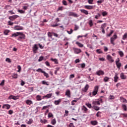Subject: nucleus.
<instances>
[{"mask_svg":"<svg viewBox=\"0 0 127 127\" xmlns=\"http://www.w3.org/2000/svg\"><path fill=\"white\" fill-rule=\"evenodd\" d=\"M24 39H25V35H24L23 32H20V34H19V36L17 38V40L22 42Z\"/></svg>","mask_w":127,"mask_h":127,"instance_id":"f257e3e1","label":"nucleus"},{"mask_svg":"<svg viewBox=\"0 0 127 127\" xmlns=\"http://www.w3.org/2000/svg\"><path fill=\"white\" fill-rule=\"evenodd\" d=\"M99 91V86L96 85L94 87L93 89V91L92 93L93 96H96L97 94H98V92Z\"/></svg>","mask_w":127,"mask_h":127,"instance_id":"f03ea898","label":"nucleus"},{"mask_svg":"<svg viewBox=\"0 0 127 127\" xmlns=\"http://www.w3.org/2000/svg\"><path fill=\"white\" fill-rule=\"evenodd\" d=\"M118 38V36H117V34H114L113 37H111L110 39V42L111 44H113V45H115V43H114V41L116 40Z\"/></svg>","mask_w":127,"mask_h":127,"instance_id":"7ed1b4c3","label":"nucleus"},{"mask_svg":"<svg viewBox=\"0 0 127 127\" xmlns=\"http://www.w3.org/2000/svg\"><path fill=\"white\" fill-rule=\"evenodd\" d=\"M17 17H19V16L18 15H14L12 16H9L8 18L11 21H13V20H14L15 19H16Z\"/></svg>","mask_w":127,"mask_h":127,"instance_id":"20e7f679","label":"nucleus"},{"mask_svg":"<svg viewBox=\"0 0 127 127\" xmlns=\"http://www.w3.org/2000/svg\"><path fill=\"white\" fill-rule=\"evenodd\" d=\"M74 54H79L82 52V50L76 48H73Z\"/></svg>","mask_w":127,"mask_h":127,"instance_id":"39448f33","label":"nucleus"},{"mask_svg":"<svg viewBox=\"0 0 127 127\" xmlns=\"http://www.w3.org/2000/svg\"><path fill=\"white\" fill-rule=\"evenodd\" d=\"M61 102H62V99L60 98L58 100H55L54 102V104L56 106H59V105H60V104H61Z\"/></svg>","mask_w":127,"mask_h":127,"instance_id":"423d86ee","label":"nucleus"},{"mask_svg":"<svg viewBox=\"0 0 127 127\" xmlns=\"http://www.w3.org/2000/svg\"><path fill=\"white\" fill-rule=\"evenodd\" d=\"M14 30H23V27L19 25H15L14 27Z\"/></svg>","mask_w":127,"mask_h":127,"instance_id":"0eeeda50","label":"nucleus"},{"mask_svg":"<svg viewBox=\"0 0 127 127\" xmlns=\"http://www.w3.org/2000/svg\"><path fill=\"white\" fill-rule=\"evenodd\" d=\"M69 16H74V17H78V14L74 12H69L68 13Z\"/></svg>","mask_w":127,"mask_h":127,"instance_id":"6e6552de","label":"nucleus"},{"mask_svg":"<svg viewBox=\"0 0 127 127\" xmlns=\"http://www.w3.org/2000/svg\"><path fill=\"white\" fill-rule=\"evenodd\" d=\"M107 59L108 60V61H109V62H110V63H113V62H114L113 57H112V56H111L110 55H107Z\"/></svg>","mask_w":127,"mask_h":127,"instance_id":"1a4fd4ad","label":"nucleus"},{"mask_svg":"<svg viewBox=\"0 0 127 127\" xmlns=\"http://www.w3.org/2000/svg\"><path fill=\"white\" fill-rule=\"evenodd\" d=\"M52 93H49L43 96V99H50L52 97Z\"/></svg>","mask_w":127,"mask_h":127,"instance_id":"9d476101","label":"nucleus"},{"mask_svg":"<svg viewBox=\"0 0 127 127\" xmlns=\"http://www.w3.org/2000/svg\"><path fill=\"white\" fill-rule=\"evenodd\" d=\"M38 50V47H37V44H35L33 47V52H34V53H37Z\"/></svg>","mask_w":127,"mask_h":127,"instance_id":"9b49d317","label":"nucleus"},{"mask_svg":"<svg viewBox=\"0 0 127 127\" xmlns=\"http://www.w3.org/2000/svg\"><path fill=\"white\" fill-rule=\"evenodd\" d=\"M96 75L98 76H101V75H105V72L102 70H99L96 71Z\"/></svg>","mask_w":127,"mask_h":127,"instance_id":"f8f14e48","label":"nucleus"},{"mask_svg":"<svg viewBox=\"0 0 127 127\" xmlns=\"http://www.w3.org/2000/svg\"><path fill=\"white\" fill-rule=\"evenodd\" d=\"M2 109H6V110H9L10 109V105L9 104H3Z\"/></svg>","mask_w":127,"mask_h":127,"instance_id":"ddd939ff","label":"nucleus"},{"mask_svg":"<svg viewBox=\"0 0 127 127\" xmlns=\"http://www.w3.org/2000/svg\"><path fill=\"white\" fill-rule=\"evenodd\" d=\"M84 8H86V9H93L94 8V6L85 5H84Z\"/></svg>","mask_w":127,"mask_h":127,"instance_id":"4468645a","label":"nucleus"},{"mask_svg":"<svg viewBox=\"0 0 127 127\" xmlns=\"http://www.w3.org/2000/svg\"><path fill=\"white\" fill-rule=\"evenodd\" d=\"M120 78L122 80H126V79H127V76L125 75V74L124 73V72H122L120 74Z\"/></svg>","mask_w":127,"mask_h":127,"instance_id":"2eb2a0df","label":"nucleus"},{"mask_svg":"<svg viewBox=\"0 0 127 127\" xmlns=\"http://www.w3.org/2000/svg\"><path fill=\"white\" fill-rule=\"evenodd\" d=\"M114 79L115 83H117V82H118V80H119V76H118V73H115V76L114 77Z\"/></svg>","mask_w":127,"mask_h":127,"instance_id":"dca6fc26","label":"nucleus"},{"mask_svg":"<svg viewBox=\"0 0 127 127\" xmlns=\"http://www.w3.org/2000/svg\"><path fill=\"white\" fill-rule=\"evenodd\" d=\"M80 11L82 13H84V14H86V15H88V14H89V12H88V10H87L82 9H80Z\"/></svg>","mask_w":127,"mask_h":127,"instance_id":"f3484780","label":"nucleus"},{"mask_svg":"<svg viewBox=\"0 0 127 127\" xmlns=\"http://www.w3.org/2000/svg\"><path fill=\"white\" fill-rule=\"evenodd\" d=\"M20 32H17L16 33H14L12 34L11 36V37H17V36H19Z\"/></svg>","mask_w":127,"mask_h":127,"instance_id":"a211bd4d","label":"nucleus"},{"mask_svg":"<svg viewBox=\"0 0 127 127\" xmlns=\"http://www.w3.org/2000/svg\"><path fill=\"white\" fill-rule=\"evenodd\" d=\"M65 96H67L68 98L71 97V93H70V90H67L65 92Z\"/></svg>","mask_w":127,"mask_h":127,"instance_id":"6ab92c4d","label":"nucleus"},{"mask_svg":"<svg viewBox=\"0 0 127 127\" xmlns=\"http://www.w3.org/2000/svg\"><path fill=\"white\" fill-rule=\"evenodd\" d=\"M26 104L27 105H32V104H33V102H32V101H31L29 99H28V100H26Z\"/></svg>","mask_w":127,"mask_h":127,"instance_id":"aec40b11","label":"nucleus"},{"mask_svg":"<svg viewBox=\"0 0 127 127\" xmlns=\"http://www.w3.org/2000/svg\"><path fill=\"white\" fill-rule=\"evenodd\" d=\"M90 124L92 126H97L98 125V122L97 121H91Z\"/></svg>","mask_w":127,"mask_h":127,"instance_id":"412c9836","label":"nucleus"},{"mask_svg":"<svg viewBox=\"0 0 127 127\" xmlns=\"http://www.w3.org/2000/svg\"><path fill=\"white\" fill-rule=\"evenodd\" d=\"M51 61H53V62H54L55 64H58V60L57 59H51Z\"/></svg>","mask_w":127,"mask_h":127,"instance_id":"4be33fe9","label":"nucleus"},{"mask_svg":"<svg viewBox=\"0 0 127 127\" xmlns=\"http://www.w3.org/2000/svg\"><path fill=\"white\" fill-rule=\"evenodd\" d=\"M93 105H94V106H96V105H98V106H100V105H101V103H100L99 101H93L92 102Z\"/></svg>","mask_w":127,"mask_h":127,"instance_id":"5701e85b","label":"nucleus"},{"mask_svg":"<svg viewBox=\"0 0 127 127\" xmlns=\"http://www.w3.org/2000/svg\"><path fill=\"white\" fill-rule=\"evenodd\" d=\"M56 123L57 122L56 119H53L51 122V125H53V126H55L56 125Z\"/></svg>","mask_w":127,"mask_h":127,"instance_id":"b1692460","label":"nucleus"},{"mask_svg":"<svg viewBox=\"0 0 127 127\" xmlns=\"http://www.w3.org/2000/svg\"><path fill=\"white\" fill-rule=\"evenodd\" d=\"M42 84H43V85H46V86H49V82L45 80L42 81Z\"/></svg>","mask_w":127,"mask_h":127,"instance_id":"393cba45","label":"nucleus"},{"mask_svg":"<svg viewBox=\"0 0 127 127\" xmlns=\"http://www.w3.org/2000/svg\"><path fill=\"white\" fill-rule=\"evenodd\" d=\"M82 110L84 112V113H87V112H88V108L84 105L82 107Z\"/></svg>","mask_w":127,"mask_h":127,"instance_id":"a878e982","label":"nucleus"},{"mask_svg":"<svg viewBox=\"0 0 127 127\" xmlns=\"http://www.w3.org/2000/svg\"><path fill=\"white\" fill-rule=\"evenodd\" d=\"M120 100H121V102H122L123 103H127V99L125 98H124V97H121Z\"/></svg>","mask_w":127,"mask_h":127,"instance_id":"bb28decb","label":"nucleus"},{"mask_svg":"<svg viewBox=\"0 0 127 127\" xmlns=\"http://www.w3.org/2000/svg\"><path fill=\"white\" fill-rule=\"evenodd\" d=\"M75 44H76V45H77L79 47L82 48L84 47V45L81 44L80 42H76L75 43Z\"/></svg>","mask_w":127,"mask_h":127,"instance_id":"cd10ccee","label":"nucleus"},{"mask_svg":"<svg viewBox=\"0 0 127 127\" xmlns=\"http://www.w3.org/2000/svg\"><path fill=\"white\" fill-rule=\"evenodd\" d=\"M18 76V75L17 74V73H13L12 74V78H13V79H17Z\"/></svg>","mask_w":127,"mask_h":127,"instance_id":"c85d7f7f","label":"nucleus"},{"mask_svg":"<svg viewBox=\"0 0 127 127\" xmlns=\"http://www.w3.org/2000/svg\"><path fill=\"white\" fill-rule=\"evenodd\" d=\"M122 106L124 111H125V112H127V105H126V104H122Z\"/></svg>","mask_w":127,"mask_h":127,"instance_id":"c756f323","label":"nucleus"},{"mask_svg":"<svg viewBox=\"0 0 127 127\" xmlns=\"http://www.w3.org/2000/svg\"><path fill=\"white\" fill-rule=\"evenodd\" d=\"M36 99L37 101H41V100H42V98H41V96L40 95H37L36 96Z\"/></svg>","mask_w":127,"mask_h":127,"instance_id":"7c9ffc66","label":"nucleus"},{"mask_svg":"<svg viewBox=\"0 0 127 127\" xmlns=\"http://www.w3.org/2000/svg\"><path fill=\"white\" fill-rule=\"evenodd\" d=\"M113 33H114V30H110V33L107 34L106 35V36H107V37H110V36H111L113 34Z\"/></svg>","mask_w":127,"mask_h":127,"instance_id":"2f4dec72","label":"nucleus"},{"mask_svg":"<svg viewBox=\"0 0 127 127\" xmlns=\"http://www.w3.org/2000/svg\"><path fill=\"white\" fill-rule=\"evenodd\" d=\"M109 80H110V77H108L107 76H106L104 77L103 81L104 82L106 83V82H109Z\"/></svg>","mask_w":127,"mask_h":127,"instance_id":"473e14b6","label":"nucleus"},{"mask_svg":"<svg viewBox=\"0 0 127 127\" xmlns=\"http://www.w3.org/2000/svg\"><path fill=\"white\" fill-rule=\"evenodd\" d=\"M116 64L118 69H121V66H122V64L121 63H117Z\"/></svg>","mask_w":127,"mask_h":127,"instance_id":"72a5a7b5","label":"nucleus"},{"mask_svg":"<svg viewBox=\"0 0 127 127\" xmlns=\"http://www.w3.org/2000/svg\"><path fill=\"white\" fill-rule=\"evenodd\" d=\"M101 14L103 16H106V15H108V12L107 11H104L101 13Z\"/></svg>","mask_w":127,"mask_h":127,"instance_id":"f704fd0d","label":"nucleus"},{"mask_svg":"<svg viewBox=\"0 0 127 127\" xmlns=\"http://www.w3.org/2000/svg\"><path fill=\"white\" fill-rule=\"evenodd\" d=\"M106 25H107V24L106 23L102 24L101 26V29H105V28H106Z\"/></svg>","mask_w":127,"mask_h":127,"instance_id":"c9c22d12","label":"nucleus"},{"mask_svg":"<svg viewBox=\"0 0 127 127\" xmlns=\"http://www.w3.org/2000/svg\"><path fill=\"white\" fill-rule=\"evenodd\" d=\"M33 123L32 119H30L27 122V125H31Z\"/></svg>","mask_w":127,"mask_h":127,"instance_id":"e433bc0d","label":"nucleus"},{"mask_svg":"<svg viewBox=\"0 0 127 127\" xmlns=\"http://www.w3.org/2000/svg\"><path fill=\"white\" fill-rule=\"evenodd\" d=\"M101 14H100V13H98L97 15H96L95 16L94 18H95V19H99V18L101 16Z\"/></svg>","mask_w":127,"mask_h":127,"instance_id":"4c0bfd02","label":"nucleus"},{"mask_svg":"<svg viewBox=\"0 0 127 127\" xmlns=\"http://www.w3.org/2000/svg\"><path fill=\"white\" fill-rule=\"evenodd\" d=\"M118 53H119L120 57H124V52H123V51H120L118 52Z\"/></svg>","mask_w":127,"mask_h":127,"instance_id":"58836bf2","label":"nucleus"},{"mask_svg":"<svg viewBox=\"0 0 127 127\" xmlns=\"http://www.w3.org/2000/svg\"><path fill=\"white\" fill-rule=\"evenodd\" d=\"M96 52H97L98 54H103V51H102L101 49H97L96 50Z\"/></svg>","mask_w":127,"mask_h":127,"instance_id":"ea45409f","label":"nucleus"},{"mask_svg":"<svg viewBox=\"0 0 127 127\" xmlns=\"http://www.w3.org/2000/svg\"><path fill=\"white\" fill-rule=\"evenodd\" d=\"M9 30H5L3 32L4 35H8V33H9Z\"/></svg>","mask_w":127,"mask_h":127,"instance_id":"a19ab883","label":"nucleus"},{"mask_svg":"<svg viewBox=\"0 0 127 127\" xmlns=\"http://www.w3.org/2000/svg\"><path fill=\"white\" fill-rule=\"evenodd\" d=\"M55 69H56L55 70V75H57V72H58V71H59L60 70V67H57Z\"/></svg>","mask_w":127,"mask_h":127,"instance_id":"79ce46f5","label":"nucleus"},{"mask_svg":"<svg viewBox=\"0 0 127 127\" xmlns=\"http://www.w3.org/2000/svg\"><path fill=\"white\" fill-rule=\"evenodd\" d=\"M40 122H41V124H47V123H48L47 120H45V119H44V120L41 119L40 120Z\"/></svg>","mask_w":127,"mask_h":127,"instance_id":"37998d69","label":"nucleus"},{"mask_svg":"<svg viewBox=\"0 0 127 127\" xmlns=\"http://www.w3.org/2000/svg\"><path fill=\"white\" fill-rule=\"evenodd\" d=\"M88 89H89V85L86 84L84 87V92H87V91H88Z\"/></svg>","mask_w":127,"mask_h":127,"instance_id":"c03bdc74","label":"nucleus"},{"mask_svg":"<svg viewBox=\"0 0 127 127\" xmlns=\"http://www.w3.org/2000/svg\"><path fill=\"white\" fill-rule=\"evenodd\" d=\"M43 73L44 74V75L45 76V77H46L47 78H49V75L48 74V73H46V72L44 71Z\"/></svg>","mask_w":127,"mask_h":127,"instance_id":"a18cd8bd","label":"nucleus"},{"mask_svg":"<svg viewBox=\"0 0 127 127\" xmlns=\"http://www.w3.org/2000/svg\"><path fill=\"white\" fill-rule=\"evenodd\" d=\"M52 34H53L54 36H55V37L60 38V37H59V35H58V34L55 33V32H53Z\"/></svg>","mask_w":127,"mask_h":127,"instance_id":"49530a36","label":"nucleus"},{"mask_svg":"<svg viewBox=\"0 0 127 127\" xmlns=\"http://www.w3.org/2000/svg\"><path fill=\"white\" fill-rule=\"evenodd\" d=\"M93 109H94V110H95V111H100V107H99L98 106H94Z\"/></svg>","mask_w":127,"mask_h":127,"instance_id":"de8ad7c7","label":"nucleus"},{"mask_svg":"<svg viewBox=\"0 0 127 127\" xmlns=\"http://www.w3.org/2000/svg\"><path fill=\"white\" fill-rule=\"evenodd\" d=\"M60 24H58L56 23V24H51V27H56V26H58Z\"/></svg>","mask_w":127,"mask_h":127,"instance_id":"09e8293b","label":"nucleus"},{"mask_svg":"<svg viewBox=\"0 0 127 127\" xmlns=\"http://www.w3.org/2000/svg\"><path fill=\"white\" fill-rule=\"evenodd\" d=\"M86 106L88 107L89 109H91L92 108V104L91 103H88L85 104Z\"/></svg>","mask_w":127,"mask_h":127,"instance_id":"8fccbe9b","label":"nucleus"},{"mask_svg":"<svg viewBox=\"0 0 127 127\" xmlns=\"http://www.w3.org/2000/svg\"><path fill=\"white\" fill-rule=\"evenodd\" d=\"M104 0H99L97 1V3H98V5H100V3H102L104 2Z\"/></svg>","mask_w":127,"mask_h":127,"instance_id":"3c124183","label":"nucleus"},{"mask_svg":"<svg viewBox=\"0 0 127 127\" xmlns=\"http://www.w3.org/2000/svg\"><path fill=\"white\" fill-rule=\"evenodd\" d=\"M88 79L89 80V82H91V81H94V77H91V76H89L88 77Z\"/></svg>","mask_w":127,"mask_h":127,"instance_id":"603ef678","label":"nucleus"},{"mask_svg":"<svg viewBox=\"0 0 127 127\" xmlns=\"http://www.w3.org/2000/svg\"><path fill=\"white\" fill-rule=\"evenodd\" d=\"M101 114H102V112L98 111L96 114V117L100 118V117H101Z\"/></svg>","mask_w":127,"mask_h":127,"instance_id":"864d4df0","label":"nucleus"},{"mask_svg":"<svg viewBox=\"0 0 127 127\" xmlns=\"http://www.w3.org/2000/svg\"><path fill=\"white\" fill-rule=\"evenodd\" d=\"M89 25L90 27H92L93 26V21L92 20H89Z\"/></svg>","mask_w":127,"mask_h":127,"instance_id":"5fc2aeb1","label":"nucleus"},{"mask_svg":"<svg viewBox=\"0 0 127 127\" xmlns=\"http://www.w3.org/2000/svg\"><path fill=\"white\" fill-rule=\"evenodd\" d=\"M62 3L64 5H68V3H67V1L65 0H63L62 1Z\"/></svg>","mask_w":127,"mask_h":127,"instance_id":"6e6d98bb","label":"nucleus"},{"mask_svg":"<svg viewBox=\"0 0 127 127\" xmlns=\"http://www.w3.org/2000/svg\"><path fill=\"white\" fill-rule=\"evenodd\" d=\"M109 100H115V96L114 95H110L109 97Z\"/></svg>","mask_w":127,"mask_h":127,"instance_id":"4d7b16f0","label":"nucleus"},{"mask_svg":"<svg viewBox=\"0 0 127 127\" xmlns=\"http://www.w3.org/2000/svg\"><path fill=\"white\" fill-rule=\"evenodd\" d=\"M37 72H40V73H43L44 70H42L41 68H38L36 70Z\"/></svg>","mask_w":127,"mask_h":127,"instance_id":"13d9d810","label":"nucleus"},{"mask_svg":"<svg viewBox=\"0 0 127 127\" xmlns=\"http://www.w3.org/2000/svg\"><path fill=\"white\" fill-rule=\"evenodd\" d=\"M127 34L125 33L124 34V35L123 36V40H126V39H127Z\"/></svg>","mask_w":127,"mask_h":127,"instance_id":"bf43d9fd","label":"nucleus"},{"mask_svg":"<svg viewBox=\"0 0 127 127\" xmlns=\"http://www.w3.org/2000/svg\"><path fill=\"white\" fill-rule=\"evenodd\" d=\"M43 59H44V57H43V56L40 57L38 59L39 62H41V61H42Z\"/></svg>","mask_w":127,"mask_h":127,"instance_id":"052dcab7","label":"nucleus"},{"mask_svg":"<svg viewBox=\"0 0 127 127\" xmlns=\"http://www.w3.org/2000/svg\"><path fill=\"white\" fill-rule=\"evenodd\" d=\"M48 37H50V38H52V33L50 32H48Z\"/></svg>","mask_w":127,"mask_h":127,"instance_id":"680f3d73","label":"nucleus"},{"mask_svg":"<svg viewBox=\"0 0 127 127\" xmlns=\"http://www.w3.org/2000/svg\"><path fill=\"white\" fill-rule=\"evenodd\" d=\"M66 32H67L68 34H72V33H73V29H70V31H66Z\"/></svg>","mask_w":127,"mask_h":127,"instance_id":"e2e57ef3","label":"nucleus"},{"mask_svg":"<svg viewBox=\"0 0 127 127\" xmlns=\"http://www.w3.org/2000/svg\"><path fill=\"white\" fill-rule=\"evenodd\" d=\"M80 66L82 68V69H84L85 68V67H86V64L85 63L81 64H80Z\"/></svg>","mask_w":127,"mask_h":127,"instance_id":"0e129e2a","label":"nucleus"},{"mask_svg":"<svg viewBox=\"0 0 127 127\" xmlns=\"http://www.w3.org/2000/svg\"><path fill=\"white\" fill-rule=\"evenodd\" d=\"M5 61L7 62L8 63H11V61L10 60V59L7 58L6 59Z\"/></svg>","mask_w":127,"mask_h":127,"instance_id":"69168bd1","label":"nucleus"},{"mask_svg":"<svg viewBox=\"0 0 127 127\" xmlns=\"http://www.w3.org/2000/svg\"><path fill=\"white\" fill-rule=\"evenodd\" d=\"M48 118H52V117H53V114L51 113H49L48 114Z\"/></svg>","mask_w":127,"mask_h":127,"instance_id":"338daca9","label":"nucleus"},{"mask_svg":"<svg viewBox=\"0 0 127 127\" xmlns=\"http://www.w3.org/2000/svg\"><path fill=\"white\" fill-rule=\"evenodd\" d=\"M18 12H19V13H24L25 11L23 10H18Z\"/></svg>","mask_w":127,"mask_h":127,"instance_id":"774afa93","label":"nucleus"}]
</instances>
